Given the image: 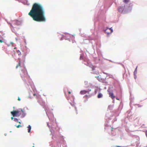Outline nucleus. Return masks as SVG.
Wrapping results in <instances>:
<instances>
[{
	"label": "nucleus",
	"mask_w": 147,
	"mask_h": 147,
	"mask_svg": "<svg viewBox=\"0 0 147 147\" xmlns=\"http://www.w3.org/2000/svg\"><path fill=\"white\" fill-rule=\"evenodd\" d=\"M17 52L18 53V54L19 55H21V52L19 50H17Z\"/></svg>",
	"instance_id": "nucleus-14"
},
{
	"label": "nucleus",
	"mask_w": 147,
	"mask_h": 147,
	"mask_svg": "<svg viewBox=\"0 0 147 147\" xmlns=\"http://www.w3.org/2000/svg\"><path fill=\"white\" fill-rule=\"evenodd\" d=\"M18 100L19 101H20L21 100V99L19 97H18Z\"/></svg>",
	"instance_id": "nucleus-21"
},
{
	"label": "nucleus",
	"mask_w": 147,
	"mask_h": 147,
	"mask_svg": "<svg viewBox=\"0 0 147 147\" xmlns=\"http://www.w3.org/2000/svg\"><path fill=\"white\" fill-rule=\"evenodd\" d=\"M102 96V94L100 93H99L97 96V97L98 98H101Z\"/></svg>",
	"instance_id": "nucleus-10"
},
{
	"label": "nucleus",
	"mask_w": 147,
	"mask_h": 147,
	"mask_svg": "<svg viewBox=\"0 0 147 147\" xmlns=\"http://www.w3.org/2000/svg\"><path fill=\"white\" fill-rule=\"evenodd\" d=\"M75 111L76 113V114L77 115L78 114L76 108H75Z\"/></svg>",
	"instance_id": "nucleus-16"
},
{
	"label": "nucleus",
	"mask_w": 147,
	"mask_h": 147,
	"mask_svg": "<svg viewBox=\"0 0 147 147\" xmlns=\"http://www.w3.org/2000/svg\"><path fill=\"white\" fill-rule=\"evenodd\" d=\"M13 42H10V45H7L8 46H9L10 45H11V46H13Z\"/></svg>",
	"instance_id": "nucleus-15"
},
{
	"label": "nucleus",
	"mask_w": 147,
	"mask_h": 147,
	"mask_svg": "<svg viewBox=\"0 0 147 147\" xmlns=\"http://www.w3.org/2000/svg\"><path fill=\"white\" fill-rule=\"evenodd\" d=\"M68 93L69 94H70L71 93V92L70 91H69L68 92Z\"/></svg>",
	"instance_id": "nucleus-24"
},
{
	"label": "nucleus",
	"mask_w": 147,
	"mask_h": 147,
	"mask_svg": "<svg viewBox=\"0 0 147 147\" xmlns=\"http://www.w3.org/2000/svg\"><path fill=\"white\" fill-rule=\"evenodd\" d=\"M87 96H87V95H85V96H84V98H86V97H87Z\"/></svg>",
	"instance_id": "nucleus-23"
},
{
	"label": "nucleus",
	"mask_w": 147,
	"mask_h": 147,
	"mask_svg": "<svg viewBox=\"0 0 147 147\" xmlns=\"http://www.w3.org/2000/svg\"><path fill=\"white\" fill-rule=\"evenodd\" d=\"M22 72L20 73V75L22 78L26 77L28 76V74L25 67L24 66L23 69H22Z\"/></svg>",
	"instance_id": "nucleus-3"
},
{
	"label": "nucleus",
	"mask_w": 147,
	"mask_h": 147,
	"mask_svg": "<svg viewBox=\"0 0 147 147\" xmlns=\"http://www.w3.org/2000/svg\"><path fill=\"white\" fill-rule=\"evenodd\" d=\"M16 127L18 128H19L20 127H21V126L20 125H18L16 126Z\"/></svg>",
	"instance_id": "nucleus-17"
},
{
	"label": "nucleus",
	"mask_w": 147,
	"mask_h": 147,
	"mask_svg": "<svg viewBox=\"0 0 147 147\" xmlns=\"http://www.w3.org/2000/svg\"><path fill=\"white\" fill-rule=\"evenodd\" d=\"M13 117H19L21 116V118L24 117L26 115L24 111L22 109H19L18 110L13 111L11 112Z\"/></svg>",
	"instance_id": "nucleus-2"
},
{
	"label": "nucleus",
	"mask_w": 147,
	"mask_h": 147,
	"mask_svg": "<svg viewBox=\"0 0 147 147\" xmlns=\"http://www.w3.org/2000/svg\"><path fill=\"white\" fill-rule=\"evenodd\" d=\"M88 92L87 91H86L85 90H82L80 92V94H86L87 92Z\"/></svg>",
	"instance_id": "nucleus-7"
},
{
	"label": "nucleus",
	"mask_w": 147,
	"mask_h": 147,
	"mask_svg": "<svg viewBox=\"0 0 147 147\" xmlns=\"http://www.w3.org/2000/svg\"><path fill=\"white\" fill-rule=\"evenodd\" d=\"M130 0H123V2L125 3H128L129 1Z\"/></svg>",
	"instance_id": "nucleus-13"
},
{
	"label": "nucleus",
	"mask_w": 147,
	"mask_h": 147,
	"mask_svg": "<svg viewBox=\"0 0 147 147\" xmlns=\"http://www.w3.org/2000/svg\"><path fill=\"white\" fill-rule=\"evenodd\" d=\"M114 147H123L121 146H115Z\"/></svg>",
	"instance_id": "nucleus-18"
},
{
	"label": "nucleus",
	"mask_w": 147,
	"mask_h": 147,
	"mask_svg": "<svg viewBox=\"0 0 147 147\" xmlns=\"http://www.w3.org/2000/svg\"><path fill=\"white\" fill-rule=\"evenodd\" d=\"M74 114L76 115V113H75V114H74Z\"/></svg>",
	"instance_id": "nucleus-27"
},
{
	"label": "nucleus",
	"mask_w": 147,
	"mask_h": 147,
	"mask_svg": "<svg viewBox=\"0 0 147 147\" xmlns=\"http://www.w3.org/2000/svg\"><path fill=\"white\" fill-rule=\"evenodd\" d=\"M125 7V6L124 5V7L120 6L118 8V11L120 13H122Z\"/></svg>",
	"instance_id": "nucleus-5"
},
{
	"label": "nucleus",
	"mask_w": 147,
	"mask_h": 147,
	"mask_svg": "<svg viewBox=\"0 0 147 147\" xmlns=\"http://www.w3.org/2000/svg\"><path fill=\"white\" fill-rule=\"evenodd\" d=\"M36 94H33V95H34V96H36Z\"/></svg>",
	"instance_id": "nucleus-25"
},
{
	"label": "nucleus",
	"mask_w": 147,
	"mask_h": 147,
	"mask_svg": "<svg viewBox=\"0 0 147 147\" xmlns=\"http://www.w3.org/2000/svg\"><path fill=\"white\" fill-rule=\"evenodd\" d=\"M28 14L35 21L42 22L46 21L44 9L42 6L39 4L34 3Z\"/></svg>",
	"instance_id": "nucleus-1"
},
{
	"label": "nucleus",
	"mask_w": 147,
	"mask_h": 147,
	"mask_svg": "<svg viewBox=\"0 0 147 147\" xmlns=\"http://www.w3.org/2000/svg\"><path fill=\"white\" fill-rule=\"evenodd\" d=\"M16 47H15L14 49H16Z\"/></svg>",
	"instance_id": "nucleus-26"
},
{
	"label": "nucleus",
	"mask_w": 147,
	"mask_h": 147,
	"mask_svg": "<svg viewBox=\"0 0 147 147\" xmlns=\"http://www.w3.org/2000/svg\"><path fill=\"white\" fill-rule=\"evenodd\" d=\"M105 32L107 33V34H111L113 32V29H112V28H107L105 30Z\"/></svg>",
	"instance_id": "nucleus-4"
},
{
	"label": "nucleus",
	"mask_w": 147,
	"mask_h": 147,
	"mask_svg": "<svg viewBox=\"0 0 147 147\" xmlns=\"http://www.w3.org/2000/svg\"><path fill=\"white\" fill-rule=\"evenodd\" d=\"M32 147H34V146H33Z\"/></svg>",
	"instance_id": "nucleus-28"
},
{
	"label": "nucleus",
	"mask_w": 147,
	"mask_h": 147,
	"mask_svg": "<svg viewBox=\"0 0 147 147\" xmlns=\"http://www.w3.org/2000/svg\"><path fill=\"white\" fill-rule=\"evenodd\" d=\"M11 119L12 120H13V119H14V118L13 117H11Z\"/></svg>",
	"instance_id": "nucleus-22"
},
{
	"label": "nucleus",
	"mask_w": 147,
	"mask_h": 147,
	"mask_svg": "<svg viewBox=\"0 0 147 147\" xmlns=\"http://www.w3.org/2000/svg\"><path fill=\"white\" fill-rule=\"evenodd\" d=\"M95 77L99 81H100L102 80L100 77V76H98L97 77Z\"/></svg>",
	"instance_id": "nucleus-11"
},
{
	"label": "nucleus",
	"mask_w": 147,
	"mask_h": 147,
	"mask_svg": "<svg viewBox=\"0 0 147 147\" xmlns=\"http://www.w3.org/2000/svg\"><path fill=\"white\" fill-rule=\"evenodd\" d=\"M20 64H21V61H20L19 60L18 64H17V65L16 66V69H17L18 68L20 67Z\"/></svg>",
	"instance_id": "nucleus-8"
},
{
	"label": "nucleus",
	"mask_w": 147,
	"mask_h": 147,
	"mask_svg": "<svg viewBox=\"0 0 147 147\" xmlns=\"http://www.w3.org/2000/svg\"><path fill=\"white\" fill-rule=\"evenodd\" d=\"M0 42L1 43H2V42H3V41L2 40L0 39Z\"/></svg>",
	"instance_id": "nucleus-20"
},
{
	"label": "nucleus",
	"mask_w": 147,
	"mask_h": 147,
	"mask_svg": "<svg viewBox=\"0 0 147 147\" xmlns=\"http://www.w3.org/2000/svg\"><path fill=\"white\" fill-rule=\"evenodd\" d=\"M14 120L15 122H17L18 123H21V122L20 121H18V120L17 118H15L14 119Z\"/></svg>",
	"instance_id": "nucleus-12"
},
{
	"label": "nucleus",
	"mask_w": 147,
	"mask_h": 147,
	"mask_svg": "<svg viewBox=\"0 0 147 147\" xmlns=\"http://www.w3.org/2000/svg\"><path fill=\"white\" fill-rule=\"evenodd\" d=\"M27 128H28V133H30L31 129V126L30 125H29L27 127Z\"/></svg>",
	"instance_id": "nucleus-9"
},
{
	"label": "nucleus",
	"mask_w": 147,
	"mask_h": 147,
	"mask_svg": "<svg viewBox=\"0 0 147 147\" xmlns=\"http://www.w3.org/2000/svg\"><path fill=\"white\" fill-rule=\"evenodd\" d=\"M145 134L146 137H147V130L145 132Z\"/></svg>",
	"instance_id": "nucleus-19"
},
{
	"label": "nucleus",
	"mask_w": 147,
	"mask_h": 147,
	"mask_svg": "<svg viewBox=\"0 0 147 147\" xmlns=\"http://www.w3.org/2000/svg\"><path fill=\"white\" fill-rule=\"evenodd\" d=\"M109 97H110L112 99H114L115 96L114 95L113 92H109Z\"/></svg>",
	"instance_id": "nucleus-6"
}]
</instances>
